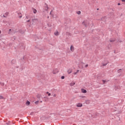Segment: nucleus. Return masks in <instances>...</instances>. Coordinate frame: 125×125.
I'll list each match as a JSON object with an SVG mask.
<instances>
[{"instance_id": "f257e3e1", "label": "nucleus", "mask_w": 125, "mask_h": 125, "mask_svg": "<svg viewBox=\"0 0 125 125\" xmlns=\"http://www.w3.org/2000/svg\"><path fill=\"white\" fill-rule=\"evenodd\" d=\"M36 23H38V19H34L32 20V24L34 25V24H36Z\"/></svg>"}, {"instance_id": "f03ea898", "label": "nucleus", "mask_w": 125, "mask_h": 125, "mask_svg": "<svg viewBox=\"0 0 125 125\" xmlns=\"http://www.w3.org/2000/svg\"><path fill=\"white\" fill-rule=\"evenodd\" d=\"M44 9L45 10V11H47V10H48V6H47V4L45 3Z\"/></svg>"}, {"instance_id": "7ed1b4c3", "label": "nucleus", "mask_w": 125, "mask_h": 125, "mask_svg": "<svg viewBox=\"0 0 125 125\" xmlns=\"http://www.w3.org/2000/svg\"><path fill=\"white\" fill-rule=\"evenodd\" d=\"M83 25L85 27H87L89 23H88V21H84L83 22Z\"/></svg>"}, {"instance_id": "20e7f679", "label": "nucleus", "mask_w": 125, "mask_h": 125, "mask_svg": "<svg viewBox=\"0 0 125 125\" xmlns=\"http://www.w3.org/2000/svg\"><path fill=\"white\" fill-rule=\"evenodd\" d=\"M77 107H83V104L82 103H78L76 104Z\"/></svg>"}, {"instance_id": "39448f33", "label": "nucleus", "mask_w": 125, "mask_h": 125, "mask_svg": "<svg viewBox=\"0 0 125 125\" xmlns=\"http://www.w3.org/2000/svg\"><path fill=\"white\" fill-rule=\"evenodd\" d=\"M72 72H73V69L69 68L68 70H67V73L68 74H71L72 73Z\"/></svg>"}, {"instance_id": "423d86ee", "label": "nucleus", "mask_w": 125, "mask_h": 125, "mask_svg": "<svg viewBox=\"0 0 125 125\" xmlns=\"http://www.w3.org/2000/svg\"><path fill=\"white\" fill-rule=\"evenodd\" d=\"M82 92L83 93H86V92H87V91H86V90H85V89H82Z\"/></svg>"}, {"instance_id": "0eeeda50", "label": "nucleus", "mask_w": 125, "mask_h": 125, "mask_svg": "<svg viewBox=\"0 0 125 125\" xmlns=\"http://www.w3.org/2000/svg\"><path fill=\"white\" fill-rule=\"evenodd\" d=\"M70 50L72 52L74 51V46L71 45V46H70Z\"/></svg>"}, {"instance_id": "6e6552de", "label": "nucleus", "mask_w": 125, "mask_h": 125, "mask_svg": "<svg viewBox=\"0 0 125 125\" xmlns=\"http://www.w3.org/2000/svg\"><path fill=\"white\" fill-rule=\"evenodd\" d=\"M30 104H31V103L29 101H27L26 102V105H27V106H29Z\"/></svg>"}, {"instance_id": "1a4fd4ad", "label": "nucleus", "mask_w": 125, "mask_h": 125, "mask_svg": "<svg viewBox=\"0 0 125 125\" xmlns=\"http://www.w3.org/2000/svg\"><path fill=\"white\" fill-rule=\"evenodd\" d=\"M18 15L19 16L20 18H21V17H22V14H21V13H18Z\"/></svg>"}, {"instance_id": "9d476101", "label": "nucleus", "mask_w": 125, "mask_h": 125, "mask_svg": "<svg viewBox=\"0 0 125 125\" xmlns=\"http://www.w3.org/2000/svg\"><path fill=\"white\" fill-rule=\"evenodd\" d=\"M108 63H109L108 62H107L106 63H103V66L104 67V66H106Z\"/></svg>"}, {"instance_id": "9b49d317", "label": "nucleus", "mask_w": 125, "mask_h": 125, "mask_svg": "<svg viewBox=\"0 0 125 125\" xmlns=\"http://www.w3.org/2000/svg\"><path fill=\"white\" fill-rule=\"evenodd\" d=\"M55 36H59V32L58 31H57L56 32L54 33Z\"/></svg>"}, {"instance_id": "f8f14e48", "label": "nucleus", "mask_w": 125, "mask_h": 125, "mask_svg": "<svg viewBox=\"0 0 125 125\" xmlns=\"http://www.w3.org/2000/svg\"><path fill=\"white\" fill-rule=\"evenodd\" d=\"M74 84H75V83L74 82H73V83H70V86H74Z\"/></svg>"}, {"instance_id": "ddd939ff", "label": "nucleus", "mask_w": 125, "mask_h": 125, "mask_svg": "<svg viewBox=\"0 0 125 125\" xmlns=\"http://www.w3.org/2000/svg\"><path fill=\"white\" fill-rule=\"evenodd\" d=\"M115 41H116V40L115 39H110L109 41L110 42H115Z\"/></svg>"}, {"instance_id": "4468645a", "label": "nucleus", "mask_w": 125, "mask_h": 125, "mask_svg": "<svg viewBox=\"0 0 125 125\" xmlns=\"http://www.w3.org/2000/svg\"><path fill=\"white\" fill-rule=\"evenodd\" d=\"M16 62L15 60H13L11 61L12 64H15Z\"/></svg>"}, {"instance_id": "2eb2a0df", "label": "nucleus", "mask_w": 125, "mask_h": 125, "mask_svg": "<svg viewBox=\"0 0 125 125\" xmlns=\"http://www.w3.org/2000/svg\"><path fill=\"white\" fill-rule=\"evenodd\" d=\"M33 13H34L35 14L37 13V10H36V9H33Z\"/></svg>"}, {"instance_id": "dca6fc26", "label": "nucleus", "mask_w": 125, "mask_h": 125, "mask_svg": "<svg viewBox=\"0 0 125 125\" xmlns=\"http://www.w3.org/2000/svg\"><path fill=\"white\" fill-rule=\"evenodd\" d=\"M8 14H9V13L8 12H6L4 15L6 16V17H7V16L8 15Z\"/></svg>"}, {"instance_id": "f3484780", "label": "nucleus", "mask_w": 125, "mask_h": 125, "mask_svg": "<svg viewBox=\"0 0 125 125\" xmlns=\"http://www.w3.org/2000/svg\"><path fill=\"white\" fill-rule=\"evenodd\" d=\"M46 94H48V96H50V95H51V94L48 92H47Z\"/></svg>"}, {"instance_id": "a211bd4d", "label": "nucleus", "mask_w": 125, "mask_h": 125, "mask_svg": "<svg viewBox=\"0 0 125 125\" xmlns=\"http://www.w3.org/2000/svg\"><path fill=\"white\" fill-rule=\"evenodd\" d=\"M77 14H79V15H80V14H81V11H78L77 12Z\"/></svg>"}, {"instance_id": "6ab92c4d", "label": "nucleus", "mask_w": 125, "mask_h": 125, "mask_svg": "<svg viewBox=\"0 0 125 125\" xmlns=\"http://www.w3.org/2000/svg\"><path fill=\"white\" fill-rule=\"evenodd\" d=\"M61 79L62 80H64V79H65V76H62Z\"/></svg>"}, {"instance_id": "aec40b11", "label": "nucleus", "mask_w": 125, "mask_h": 125, "mask_svg": "<svg viewBox=\"0 0 125 125\" xmlns=\"http://www.w3.org/2000/svg\"><path fill=\"white\" fill-rule=\"evenodd\" d=\"M121 71H122V69H119V70L117 71V72H118V73H121Z\"/></svg>"}, {"instance_id": "412c9836", "label": "nucleus", "mask_w": 125, "mask_h": 125, "mask_svg": "<svg viewBox=\"0 0 125 125\" xmlns=\"http://www.w3.org/2000/svg\"><path fill=\"white\" fill-rule=\"evenodd\" d=\"M102 82L103 83H104H104H105L106 82V80H103Z\"/></svg>"}, {"instance_id": "4be33fe9", "label": "nucleus", "mask_w": 125, "mask_h": 125, "mask_svg": "<svg viewBox=\"0 0 125 125\" xmlns=\"http://www.w3.org/2000/svg\"><path fill=\"white\" fill-rule=\"evenodd\" d=\"M0 99H3V97L0 96Z\"/></svg>"}, {"instance_id": "5701e85b", "label": "nucleus", "mask_w": 125, "mask_h": 125, "mask_svg": "<svg viewBox=\"0 0 125 125\" xmlns=\"http://www.w3.org/2000/svg\"><path fill=\"white\" fill-rule=\"evenodd\" d=\"M37 98H41V95H38L37 96Z\"/></svg>"}, {"instance_id": "b1692460", "label": "nucleus", "mask_w": 125, "mask_h": 125, "mask_svg": "<svg viewBox=\"0 0 125 125\" xmlns=\"http://www.w3.org/2000/svg\"><path fill=\"white\" fill-rule=\"evenodd\" d=\"M38 103H39V101H37L35 102V104H38Z\"/></svg>"}, {"instance_id": "393cba45", "label": "nucleus", "mask_w": 125, "mask_h": 125, "mask_svg": "<svg viewBox=\"0 0 125 125\" xmlns=\"http://www.w3.org/2000/svg\"><path fill=\"white\" fill-rule=\"evenodd\" d=\"M88 67V64H86L85 66V68H87Z\"/></svg>"}, {"instance_id": "a878e982", "label": "nucleus", "mask_w": 125, "mask_h": 125, "mask_svg": "<svg viewBox=\"0 0 125 125\" xmlns=\"http://www.w3.org/2000/svg\"><path fill=\"white\" fill-rule=\"evenodd\" d=\"M3 17H5V18L6 17V16L5 14H4V15H3Z\"/></svg>"}, {"instance_id": "bb28decb", "label": "nucleus", "mask_w": 125, "mask_h": 125, "mask_svg": "<svg viewBox=\"0 0 125 125\" xmlns=\"http://www.w3.org/2000/svg\"><path fill=\"white\" fill-rule=\"evenodd\" d=\"M118 42H122V41H119V40H118V41H117Z\"/></svg>"}, {"instance_id": "cd10ccee", "label": "nucleus", "mask_w": 125, "mask_h": 125, "mask_svg": "<svg viewBox=\"0 0 125 125\" xmlns=\"http://www.w3.org/2000/svg\"><path fill=\"white\" fill-rule=\"evenodd\" d=\"M122 1H123V2H125V0H121Z\"/></svg>"}, {"instance_id": "c85d7f7f", "label": "nucleus", "mask_w": 125, "mask_h": 125, "mask_svg": "<svg viewBox=\"0 0 125 125\" xmlns=\"http://www.w3.org/2000/svg\"><path fill=\"white\" fill-rule=\"evenodd\" d=\"M53 96H54V97H56V94H54V95H53Z\"/></svg>"}, {"instance_id": "c756f323", "label": "nucleus", "mask_w": 125, "mask_h": 125, "mask_svg": "<svg viewBox=\"0 0 125 125\" xmlns=\"http://www.w3.org/2000/svg\"><path fill=\"white\" fill-rule=\"evenodd\" d=\"M34 114V112H31V113H30V115H33Z\"/></svg>"}, {"instance_id": "7c9ffc66", "label": "nucleus", "mask_w": 125, "mask_h": 125, "mask_svg": "<svg viewBox=\"0 0 125 125\" xmlns=\"http://www.w3.org/2000/svg\"><path fill=\"white\" fill-rule=\"evenodd\" d=\"M51 12H52V10H51V12H50V15H51Z\"/></svg>"}, {"instance_id": "2f4dec72", "label": "nucleus", "mask_w": 125, "mask_h": 125, "mask_svg": "<svg viewBox=\"0 0 125 125\" xmlns=\"http://www.w3.org/2000/svg\"><path fill=\"white\" fill-rule=\"evenodd\" d=\"M118 5H121V3H118Z\"/></svg>"}, {"instance_id": "473e14b6", "label": "nucleus", "mask_w": 125, "mask_h": 125, "mask_svg": "<svg viewBox=\"0 0 125 125\" xmlns=\"http://www.w3.org/2000/svg\"><path fill=\"white\" fill-rule=\"evenodd\" d=\"M26 19H29V18H28L27 16H26Z\"/></svg>"}, {"instance_id": "72a5a7b5", "label": "nucleus", "mask_w": 125, "mask_h": 125, "mask_svg": "<svg viewBox=\"0 0 125 125\" xmlns=\"http://www.w3.org/2000/svg\"><path fill=\"white\" fill-rule=\"evenodd\" d=\"M26 22H30V20L26 21Z\"/></svg>"}, {"instance_id": "f704fd0d", "label": "nucleus", "mask_w": 125, "mask_h": 125, "mask_svg": "<svg viewBox=\"0 0 125 125\" xmlns=\"http://www.w3.org/2000/svg\"><path fill=\"white\" fill-rule=\"evenodd\" d=\"M77 72L74 73V74H75V75H76V74H77Z\"/></svg>"}, {"instance_id": "c9c22d12", "label": "nucleus", "mask_w": 125, "mask_h": 125, "mask_svg": "<svg viewBox=\"0 0 125 125\" xmlns=\"http://www.w3.org/2000/svg\"><path fill=\"white\" fill-rule=\"evenodd\" d=\"M1 34V31L0 30V34Z\"/></svg>"}, {"instance_id": "e433bc0d", "label": "nucleus", "mask_w": 125, "mask_h": 125, "mask_svg": "<svg viewBox=\"0 0 125 125\" xmlns=\"http://www.w3.org/2000/svg\"><path fill=\"white\" fill-rule=\"evenodd\" d=\"M83 97H85V96H82V98H83Z\"/></svg>"}, {"instance_id": "4c0bfd02", "label": "nucleus", "mask_w": 125, "mask_h": 125, "mask_svg": "<svg viewBox=\"0 0 125 125\" xmlns=\"http://www.w3.org/2000/svg\"><path fill=\"white\" fill-rule=\"evenodd\" d=\"M6 125H9V124H8V123H6Z\"/></svg>"}, {"instance_id": "58836bf2", "label": "nucleus", "mask_w": 125, "mask_h": 125, "mask_svg": "<svg viewBox=\"0 0 125 125\" xmlns=\"http://www.w3.org/2000/svg\"><path fill=\"white\" fill-rule=\"evenodd\" d=\"M47 18H48V19L49 18V16H48V17H47Z\"/></svg>"}, {"instance_id": "ea45409f", "label": "nucleus", "mask_w": 125, "mask_h": 125, "mask_svg": "<svg viewBox=\"0 0 125 125\" xmlns=\"http://www.w3.org/2000/svg\"><path fill=\"white\" fill-rule=\"evenodd\" d=\"M10 31H11V29H9V32H10Z\"/></svg>"}, {"instance_id": "a19ab883", "label": "nucleus", "mask_w": 125, "mask_h": 125, "mask_svg": "<svg viewBox=\"0 0 125 125\" xmlns=\"http://www.w3.org/2000/svg\"><path fill=\"white\" fill-rule=\"evenodd\" d=\"M79 70H77V72H79Z\"/></svg>"}, {"instance_id": "79ce46f5", "label": "nucleus", "mask_w": 125, "mask_h": 125, "mask_svg": "<svg viewBox=\"0 0 125 125\" xmlns=\"http://www.w3.org/2000/svg\"><path fill=\"white\" fill-rule=\"evenodd\" d=\"M99 9H97V10H98Z\"/></svg>"}, {"instance_id": "37998d69", "label": "nucleus", "mask_w": 125, "mask_h": 125, "mask_svg": "<svg viewBox=\"0 0 125 125\" xmlns=\"http://www.w3.org/2000/svg\"><path fill=\"white\" fill-rule=\"evenodd\" d=\"M37 39H39V38L37 37Z\"/></svg>"}, {"instance_id": "c03bdc74", "label": "nucleus", "mask_w": 125, "mask_h": 125, "mask_svg": "<svg viewBox=\"0 0 125 125\" xmlns=\"http://www.w3.org/2000/svg\"><path fill=\"white\" fill-rule=\"evenodd\" d=\"M1 83H0V84Z\"/></svg>"}]
</instances>
